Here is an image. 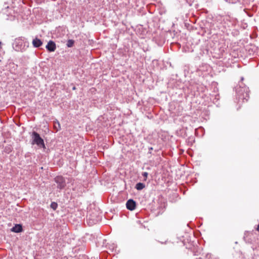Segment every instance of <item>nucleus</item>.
<instances>
[{
	"label": "nucleus",
	"mask_w": 259,
	"mask_h": 259,
	"mask_svg": "<svg viewBox=\"0 0 259 259\" xmlns=\"http://www.w3.org/2000/svg\"><path fill=\"white\" fill-rule=\"evenodd\" d=\"M236 92L237 94V98L239 102L241 100L242 102H247L249 99V89L247 87L241 84L239 87H236Z\"/></svg>",
	"instance_id": "obj_1"
},
{
	"label": "nucleus",
	"mask_w": 259,
	"mask_h": 259,
	"mask_svg": "<svg viewBox=\"0 0 259 259\" xmlns=\"http://www.w3.org/2000/svg\"><path fill=\"white\" fill-rule=\"evenodd\" d=\"M29 47V42L24 37H18L13 43V48L17 52H24Z\"/></svg>",
	"instance_id": "obj_2"
},
{
	"label": "nucleus",
	"mask_w": 259,
	"mask_h": 259,
	"mask_svg": "<svg viewBox=\"0 0 259 259\" xmlns=\"http://www.w3.org/2000/svg\"><path fill=\"white\" fill-rule=\"evenodd\" d=\"M31 138L32 145L36 144L39 148H46L44 140L37 132L35 131L33 132L31 134Z\"/></svg>",
	"instance_id": "obj_3"
},
{
	"label": "nucleus",
	"mask_w": 259,
	"mask_h": 259,
	"mask_svg": "<svg viewBox=\"0 0 259 259\" xmlns=\"http://www.w3.org/2000/svg\"><path fill=\"white\" fill-rule=\"evenodd\" d=\"M55 182L57 184V188L62 190L66 186L65 179L62 176H57L55 178Z\"/></svg>",
	"instance_id": "obj_4"
},
{
	"label": "nucleus",
	"mask_w": 259,
	"mask_h": 259,
	"mask_svg": "<svg viewBox=\"0 0 259 259\" xmlns=\"http://www.w3.org/2000/svg\"><path fill=\"white\" fill-rule=\"evenodd\" d=\"M136 202L132 199L128 200L126 203V206L127 209H128V210H134L136 208Z\"/></svg>",
	"instance_id": "obj_5"
},
{
	"label": "nucleus",
	"mask_w": 259,
	"mask_h": 259,
	"mask_svg": "<svg viewBox=\"0 0 259 259\" xmlns=\"http://www.w3.org/2000/svg\"><path fill=\"white\" fill-rule=\"evenodd\" d=\"M46 49L49 52H54L56 49L55 43L52 40H50L47 45L46 46Z\"/></svg>",
	"instance_id": "obj_6"
},
{
	"label": "nucleus",
	"mask_w": 259,
	"mask_h": 259,
	"mask_svg": "<svg viewBox=\"0 0 259 259\" xmlns=\"http://www.w3.org/2000/svg\"><path fill=\"white\" fill-rule=\"evenodd\" d=\"M11 231L15 233H20L23 231L22 226L21 224H16L11 229Z\"/></svg>",
	"instance_id": "obj_7"
},
{
	"label": "nucleus",
	"mask_w": 259,
	"mask_h": 259,
	"mask_svg": "<svg viewBox=\"0 0 259 259\" xmlns=\"http://www.w3.org/2000/svg\"><path fill=\"white\" fill-rule=\"evenodd\" d=\"M42 44V41L36 37L35 38L33 39V41H32V45L35 48H38L39 47H40Z\"/></svg>",
	"instance_id": "obj_8"
},
{
	"label": "nucleus",
	"mask_w": 259,
	"mask_h": 259,
	"mask_svg": "<svg viewBox=\"0 0 259 259\" xmlns=\"http://www.w3.org/2000/svg\"><path fill=\"white\" fill-rule=\"evenodd\" d=\"M145 185L144 184L140 182L136 184L135 188L138 190H141L145 187Z\"/></svg>",
	"instance_id": "obj_9"
},
{
	"label": "nucleus",
	"mask_w": 259,
	"mask_h": 259,
	"mask_svg": "<svg viewBox=\"0 0 259 259\" xmlns=\"http://www.w3.org/2000/svg\"><path fill=\"white\" fill-rule=\"evenodd\" d=\"M226 2H228L231 4H235L237 3H239L240 4H243V1L242 0H225Z\"/></svg>",
	"instance_id": "obj_10"
},
{
	"label": "nucleus",
	"mask_w": 259,
	"mask_h": 259,
	"mask_svg": "<svg viewBox=\"0 0 259 259\" xmlns=\"http://www.w3.org/2000/svg\"><path fill=\"white\" fill-rule=\"evenodd\" d=\"M74 43V41L72 39H69L67 41L66 45L68 48L72 47Z\"/></svg>",
	"instance_id": "obj_11"
},
{
	"label": "nucleus",
	"mask_w": 259,
	"mask_h": 259,
	"mask_svg": "<svg viewBox=\"0 0 259 259\" xmlns=\"http://www.w3.org/2000/svg\"><path fill=\"white\" fill-rule=\"evenodd\" d=\"M54 127L57 130V131H59V130H60V124L58 121H55Z\"/></svg>",
	"instance_id": "obj_12"
},
{
	"label": "nucleus",
	"mask_w": 259,
	"mask_h": 259,
	"mask_svg": "<svg viewBox=\"0 0 259 259\" xmlns=\"http://www.w3.org/2000/svg\"><path fill=\"white\" fill-rule=\"evenodd\" d=\"M50 206L53 210H55L58 207V204L56 202H53L51 203Z\"/></svg>",
	"instance_id": "obj_13"
},
{
	"label": "nucleus",
	"mask_w": 259,
	"mask_h": 259,
	"mask_svg": "<svg viewBox=\"0 0 259 259\" xmlns=\"http://www.w3.org/2000/svg\"><path fill=\"white\" fill-rule=\"evenodd\" d=\"M148 175V173L147 172H143L142 173V176L145 178L144 180L146 181Z\"/></svg>",
	"instance_id": "obj_14"
},
{
	"label": "nucleus",
	"mask_w": 259,
	"mask_h": 259,
	"mask_svg": "<svg viewBox=\"0 0 259 259\" xmlns=\"http://www.w3.org/2000/svg\"><path fill=\"white\" fill-rule=\"evenodd\" d=\"M187 2H189V3H191V2H193V1L194 0H186Z\"/></svg>",
	"instance_id": "obj_15"
},
{
	"label": "nucleus",
	"mask_w": 259,
	"mask_h": 259,
	"mask_svg": "<svg viewBox=\"0 0 259 259\" xmlns=\"http://www.w3.org/2000/svg\"><path fill=\"white\" fill-rule=\"evenodd\" d=\"M256 230H257V231H258V232H259V224H258V226H257V228H256Z\"/></svg>",
	"instance_id": "obj_16"
},
{
	"label": "nucleus",
	"mask_w": 259,
	"mask_h": 259,
	"mask_svg": "<svg viewBox=\"0 0 259 259\" xmlns=\"http://www.w3.org/2000/svg\"><path fill=\"white\" fill-rule=\"evenodd\" d=\"M149 151H152L153 150V148L152 147H150L149 148Z\"/></svg>",
	"instance_id": "obj_17"
},
{
	"label": "nucleus",
	"mask_w": 259,
	"mask_h": 259,
	"mask_svg": "<svg viewBox=\"0 0 259 259\" xmlns=\"http://www.w3.org/2000/svg\"><path fill=\"white\" fill-rule=\"evenodd\" d=\"M2 48V42L0 41V49Z\"/></svg>",
	"instance_id": "obj_18"
},
{
	"label": "nucleus",
	"mask_w": 259,
	"mask_h": 259,
	"mask_svg": "<svg viewBox=\"0 0 259 259\" xmlns=\"http://www.w3.org/2000/svg\"><path fill=\"white\" fill-rule=\"evenodd\" d=\"M113 249L114 247L115 246V244H113Z\"/></svg>",
	"instance_id": "obj_19"
},
{
	"label": "nucleus",
	"mask_w": 259,
	"mask_h": 259,
	"mask_svg": "<svg viewBox=\"0 0 259 259\" xmlns=\"http://www.w3.org/2000/svg\"><path fill=\"white\" fill-rule=\"evenodd\" d=\"M72 89L74 90H75V87H74Z\"/></svg>",
	"instance_id": "obj_20"
},
{
	"label": "nucleus",
	"mask_w": 259,
	"mask_h": 259,
	"mask_svg": "<svg viewBox=\"0 0 259 259\" xmlns=\"http://www.w3.org/2000/svg\"><path fill=\"white\" fill-rule=\"evenodd\" d=\"M243 77H241V80H243Z\"/></svg>",
	"instance_id": "obj_21"
}]
</instances>
